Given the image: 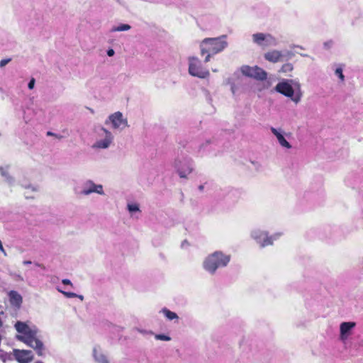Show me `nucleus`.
Returning <instances> with one entry per match:
<instances>
[{"label":"nucleus","mask_w":363,"mask_h":363,"mask_svg":"<svg viewBox=\"0 0 363 363\" xmlns=\"http://www.w3.org/2000/svg\"><path fill=\"white\" fill-rule=\"evenodd\" d=\"M15 328L20 333V335H16L17 340L33 348L39 356L44 354V345L38 338V330L36 326L17 321L15 324Z\"/></svg>","instance_id":"f257e3e1"},{"label":"nucleus","mask_w":363,"mask_h":363,"mask_svg":"<svg viewBox=\"0 0 363 363\" xmlns=\"http://www.w3.org/2000/svg\"><path fill=\"white\" fill-rule=\"evenodd\" d=\"M230 259V255L219 250L215 251L204 259L203 268L210 274L213 275L218 269L227 267Z\"/></svg>","instance_id":"f03ea898"},{"label":"nucleus","mask_w":363,"mask_h":363,"mask_svg":"<svg viewBox=\"0 0 363 363\" xmlns=\"http://www.w3.org/2000/svg\"><path fill=\"white\" fill-rule=\"evenodd\" d=\"M227 35H223L218 38H207L200 43L201 55H204L206 52H211L216 55L223 51L228 47L226 41Z\"/></svg>","instance_id":"7ed1b4c3"},{"label":"nucleus","mask_w":363,"mask_h":363,"mask_svg":"<svg viewBox=\"0 0 363 363\" xmlns=\"http://www.w3.org/2000/svg\"><path fill=\"white\" fill-rule=\"evenodd\" d=\"M173 166L180 178H187V176L194 170V162L191 157L187 156L177 157Z\"/></svg>","instance_id":"20e7f679"},{"label":"nucleus","mask_w":363,"mask_h":363,"mask_svg":"<svg viewBox=\"0 0 363 363\" xmlns=\"http://www.w3.org/2000/svg\"><path fill=\"white\" fill-rule=\"evenodd\" d=\"M189 73L201 79H205L210 74L209 71L202 66L201 60L196 57H189Z\"/></svg>","instance_id":"39448f33"},{"label":"nucleus","mask_w":363,"mask_h":363,"mask_svg":"<svg viewBox=\"0 0 363 363\" xmlns=\"http://www.w3.org/2000/svg\"><path fill=\"white\" fill-rule=\"evenodd\" d=\"M280 235L281 233H278L269 237L267 232L259 229H255L251 232V237L259 244L262 247L272 245L273 240L277 239Z\"/></svg>","instance_id":"423d86ee"},{"label":"nucleus","mask_w":363,"mask_h":363,"mask_svg":"<svg viewBox=\"0 0 363 363\" xmlns=\"http://www.w3.org/2000/svg\"><path fill=\"white\" fill-rule=\"evenodd\" d=\"M252 42L262 48L276 46L277 40L269 33H257L252 35Z\"/></svg>","instance_id":"0eeeda50"},{"label":"nucleus","mask_w":363,"mask_h":363,"mask_svg":"<svg viewBox=\"0 0 363 363\" xmlns=\"http://www.w3.org/2000/svg\"><path fill=\"white\" fill-rule=\"evenodd\" d=\"M274 89L277 92L284 95L285 96L291 98V99L296 104L298 103L301 100V95H294V90L292 86L286 80L279 82Z\"/></svg>","instance_id":"6e6552de"},{"label":"nucleus","mask_w":363,"mask_h":363,"mask_svg":"<svg viewBox=\"0 0 363 363\" xmlns=\"http://www.w3.org/2000/svg\"><path fill=\"white\" fill-rule=\"evenodd\" d=\"M101 133L99 136L103 137L102 139L96 140L92 145L94 149H108L113 143L114 136L111 131L105 128H101Z\"/></svg>","instance_id":"1a4fd4ad"},{"label":"nucleus","mask_w":363,"mask_h":363,"mask_svg":"<svg viewBox=\"0 0 363 363\" xmlns=\"http://www.w3.org/2000/svg\"><path fill=\"white\" fill-rule=\"evenodd\" d=\"M105 123H111L113 129L120 130H123L125 128L128 127L127 118H125L123 113L120 111L111 114L105 121Z\"/></svg>","instance_id":"9d476101"},{"label":"nucleus","mask_w":363,"mask_h":363,"mask_svg":"<svg viewBox=\"0 0 363 363\" xmlns=\"http://www.w3.org/2000/svg\"><path fill=\"white\" fill-rule=\"evenodd\" d=\"M241 72L245 76L256 79L257 80H265L267 77V72L262 68L254 66L243 65L240 68Z\"/></svg>","instance_id":"9b49d317"},{"label":"nucleus","mask_w":363,"mask_h":363,"mask_svg":"<svg viewBox=\"0 0 363 363\" xmlns=\"http://www.w3.org/2000/svg\"><path fill=\"white\" fill-rule=\"evenodd\" d=\"M92 193L104 195V191L101 184H96L92 180H87L83 184V189L80 194L88 196Z\"/></svg>","instance_id":"f8f14e48"},{"label":"nucleus","mask_w":363,"mask_h":363,"mask_svg":"<svg viewBox=\"0 0 363 363\" xmlns=\"http://www.w3.org/2000/svg\"><path fill=\"white\" fill-rule=\"evenodd\" d=\"M15 359L20 363H29L32 361L33 356L30 350H13Z\"/></svg>","instance_id":"ddd939ff"},{"label":"nucleus","mask_w":363,"mask_h":363,"mask_svg":"<svg viewBox=\"0 0 363 363\" xmlns=\"http://www.w3.org/2000/svg\"><path fill=\"white\" fill-rule=\"evenodd\" d=\"M92 357L97 363H110L107 354L99 345H95L93 347Z\"/></svg>","instance_id":"4468645a"},{"label":"nucleus","mask_w":363,"mask_h":363,"mask_svg":"<svg viewBox=\"0 0 363 363\" xmlns=\"http://www.w3.org/2000/svg\"><path fill=\"white\" fill-rule=\"evenodd\" d=\"M354 322H343L340 325V338L341 340L347 339L351 330L355 327Z\"/></svg>","instance_id":"2eb2a0df"},{"label":"nucleus","mask_w":363,"mask_h":363,"mask_svg":"<svg viewBox=\"0 0 363 363\" xmlns=\"http://www.w3.org/2000/svg\"><path fill=\"white\" fill-rule=\"evenodd\" d=\"M272 133L276 136L279 143L281 146L286 147L287 149H290L291 147V145L290 143L285 139L281 132L279 130H277L275 128L272 127L271 128Z\"/></svg>","instance_id":"dca6fc26"},{"label":"nucleus","mask_w":363,"mask_h":363,"mask_svg":"<svg viewBox=\"0 0 363 363\" xmlns=\"http://www.w3.org/2000/svg\"><path fill=\"white\" fill-rule=\"evenodd\" d=\"M281 57L282 53L277 50H271L264 54L265 60L273 63L279 62Z\"/></svg>","instance_id":"f3484780"},{"label":"nucleus","mask_w":363,"mask_h":363,"mask_svg":"<svg viewBox=\"0 0 363 363\" xmlns=\"http://www.w3.org/2000/svg\"><path fill=\"white\" fill-rule=\"evenodd\" d=\"M9 296L11 305L18 308L21 306L22 303V296L18 292L11 291Z\"/></svg>","instance_id":"a211bd4d"},{"label":"nucleus","mask_w":363,"mask_h":363,"mask_svg":"<svg viewBox=\"0 0 363 363\" xmlns=\"http://www.w3.org/2000/svg\"><path fill=\"white\" fill-rule=\"evenodd\" d=\"M9 167H6L4 168V167H0V174L2 177L5 178V180L6 182H8L9 184H12L14 182L13 178L9 174L8 172Z\"/></svg>","instance_id":"6ab92c4d"},{"label":"nucleus","mask_w":363,"mask_h":363,"mask_svg":"<svg viewBox=\"0 0 363 363\" xmlns=\"http://www.w3.org/2000/svg\"><path fill=\"white\" fill-rule=\"evenodd\" d=\"M161 313H162L169 320H172L174 319L178 320L179 319V316L176 313L169 311L167 308H162Z\"/></svg>","instance_id":"aec40b11"},{"label":"nucleus","mask_w":363,"mask_h":363,"mask_svg":"<svg viewBox=\"0 0 363 363\" xmlns=\"http://www.w3.org/2000/svg\"><path fill=\"white\" fill-rule=\"evenodd\" d=\"M131 28L130 26L128 24H121L118 26H114L111 29V32H120V31H126Z\"/></svg>","instance_id":"412c9836"},{"label":"nucleus","mask_w":363,"mask_h":363,"mask_svg":"<svg viewBox=\"0 0 363 363\" xmlns=\"http://www.w3.org/2000/svg\"><path fill=\"white\" fill-rule=\"evenodd\" d=\"M294 69V66L291 63H286L282 65L279 72L282 73L291 72Z\"/></svg>","instance_id":"4be33fe9"},{"label":"nucleus","mask_w":363,"mask_h":363,"mask_svg":"<svg viewBox=\"0 0 363 363\" xmlns=\"http://www.w3.org/2000/svg\"><path fill=\"white\" fill-rule=\"evenodd\" d=\"M155 338L157 340H162V341L171 340V337L169 335H167L164 334H157L155 335Z\"/></svg>","instance_id":"5701e85b"},{"label":"nucleus","mask_w":363,"mask_h":363,"mask_svg":"<svg viewBox=\"0 0 363 363\" xmlns=\"http://www.w3.org/2000/svg\"><path fill=\"white\" fill-rule=\"evenodd\" d=\"M128 210L130 212H137L140 211L139 206L135 203H129L128 204Z\"/></svg>","instance_id":"b1692460"},{"label":"nucleus","mask_w":363,"mask_h":363,"mask_svg":"<svg viewBox=\"0 0 363 363\" xmlns=\"http://www.w3.org/2000/svg\"><path fill=\"white\" fill-rule=\"evenodd\" d=\"M335 74L340 78V79L343 82L345 80V76L342 74V69L341 67H337L335 71Z\"/></svg>","instance_id":"393cba45"},{"label":"nucleus","mask_w":363,"mask_h":363,"mask_svg":"<svg viewBox=\"0 0 363 363\" xmlns=\"http://www.w3.org/2000/svg\"><path fill=\"white\" fill-rule=\"evenodd\" d=\"M58 291L64 294L67 298H75L77 296V294L73 292L64 291L60 289H58Z\"/></svg>","instance_id":"a878e982"},{"label":"nucleus","mask_w":363,"mask_h":363,"mask_svg":"<svg viewBox=\"0 0 363 363\" xmlns=\"http://www.w3.org/2000/svg\"><path fill=\"white\" fill-rule=\"evenodd\" d=\"M11 60V58H6V59H3L0 61V67H5L9 62H10Z\"/></svg>","instance_id":"bb28decb"},{"label":"nucleus","mask_w":363,"mask_h":363,"mask_svg":"<svg viewBox=\"0 0 363 363\" xmlns=\"http://www.w3.org/2000/svg\"><path fill=\"white\" fill-rule=\"evenodd\" d=\"M35 79L34 78H31L28 84V89H33L35 86Z\"/></svg>","instance_id":"cd10ccee"},{"label":"nucleus","mask_w":363,"mask_h":363,"mask_svg":"<svg viewBox=\"0 0 363 363\" xmlns=\"http://www.w3.org/2000/svg\"><path fill=\"white\" fill-rule=\"evenodd\" d=\"M333 45V42L332 40H329L323 43V46L325 49H330Z\"/></svg>","instance_id":"c85d7f7f"},{"label":"nucleus","mask_w":363,"mask_h":363,"mask_svg":"<svg viewBox=\"0 0 363 363\" xmlns=\"http://www.w3.org/2000/svg\"><path fill=\"white\" fill-rule=\"evenodd\" d=\"M205 55H206V57L204 59V62H209L210 60H211V56L213 55L211 52H206Z\"/></svg>","instance_id":"c756f323"},{"label":"nucleus","mask_w":363,"mask_h":363,"mask_svg":"<svg viewBox=\"0 0 363 363\" xmlns=\"http://www.w3.org/2000/svg\"><path fill=\"white\" fill-rule=\"evenodd\" d=\"M136 330L138 331L139 333H142V334H150V335H152L153 333L152 331H147L145 330H142V329H140V328H136Z\"/></svg>","instance_id":"7c9ffc66"},{"label":"nucleus","mask_w":363,"mask_h":363,"mask_svg":"<svg viewBox=\"0 0 363 363\" xmlns=\"http://www.w3.org/2000/svg\"><path fill=\"white\" fill-rule=\"evenodd\" d=\"M23 187L25 189H30L33 191H38V188L36 186H32L30 184L25 185V186H23Z\"/></svg>","instance_id":"2f4dec72"},{"label":"nucleus","mask_w":363,"mask_h":363,"mask_svg":"<svg viewBox=\"0 0 363 363\" xmlns=\"http://www.w3.org/2000/svg\"><path fill=\"white\" fill-rule=\"evenodd\" d=\"M62 282L63 284L72 286V283L71 282V281L69 279H62Z\"/></svg>","instance_id":"473e14b6"},{"label":"nucleus","mask_w":363,"mask_h":363,"mask_svg":"<svg viewBox=\"0 0 363 363\" xmlns=\"http://www.w3.org/2000/svg\"><path fill=\"white\" fill-rule=\"evenodd\" d=\"M114 54H115V51L113 49H108L107 50V55L108 57H112L114 55Z\"/></svg>","instance_id":"72a5a7b5"},{"label":"nucleus","mask_w":363,"mask_h":363,"mask_svg":"<svg viewBox=\"0 0 363 363\" xmlns=\"http://www.w3.org/2000/svg\"><path fill=\"white\" fill-rule=\"evenodd\" d=\"M0 251L4 253L5 256L7 255L6 252H5L4 247L2 245L1 241L0 240Z\"/></svg>","instance_id":"f704fd0d"},{"label":"nucleus","mask_w":363,"mask_h":363,"mask_svg":"<svg viewBox=\"0 0 363 363\" xmlns=\"http://www.w3.org/2000/svg\"><path fill=\"white\" fill-rule=\"evenodd\" d=\"M32 263L31 261H29V260H25L23 262V264H25V265H27V264H30Z\"/></svg>","instance_id":"c9c22d12"},{"label":"nucleus","mask_w":363,"mask_h":363,"mask_svg":"<svg viewBox=\"0 0 363 363\" xmlns=\"http://www.w3.org/2000/svg\"><path fill=\"white\" fill-rule=\"evenodd\" d=\"M198 189H199V191H203V189H204V186H203V185H202V184H201V185H199V187H198Z\"/></svg>","instance_id":"e433bc0d"},{"label":"nucleus","mask_w":363,"mask_h":363,"mask_svg":"<svg viewBox=\"0 0 363 363\" xmlns=\"http://www.w3.org/2000/svg\"><path fill=\"white\" fill-rule=\"evenodd\" d=\"M47 135H52V136H54V135H55V133H52V132L48 131V132L47 133Z\"/></svg>","instance_id":"4c0bfd02"},{"label":"nucleus","mask_w":363,"mask_h":363,"mask_svg":"<svg viewBox=\"0 0 363 363\" xmlns=\"http://www.w3.org/2000/svg\"><path fill=\"white\" fill-rule=\"evenodd\" d=\"M35 264L36 266H38V267H42V268L45 269V267H44L42 264H40L35 263Z\"/></svg>","instance_id":"58836bf2"},{"label":"nucleus","mask_w":363,"mask_h":363,"mask_svg":"<svg viewBox=\"0 0 363 363\" xmlns=\"http://www.w3.org/2000/svg\"><path fill=\"white\" fill-rule=\"evenodd\" d=\"M77 298H79V299H81V300H83V299H84V296H83L82 295H78V294H77Z\"/></svg>","instance_id":"ea45409f"},{"label":"nucleus","mask_w":363,"mask_h":363,"mask_svg":"<svg viewBox=\"0 0 363 363\" xmlns=\"http://www.w3.org/2000/svg\"><path fill=\"white\" fill-rule=\"evenodd\" d=\"M55 136L56 138H59V139H60V138H62V135H56V134H55Z\"/></svg>","instance_id":"a19ab883"},{"label":"nucleus","mask_w":363,"mask_h":363,"mask_svg":"<svg viewBox=\"0 0 363 363\" xmlns=\"http://www.w3.org/2000/svg\"><path fill=\"white\" fill-rule=\"evenodd\" d=\"M186 242H184L182 244V246L184 247V245H186Z\"/></svg>","instance_id":"79ce46f5"},{"label":"nucleus","mask_w":363,"mask_h":363,"mask_svg":"<svg viewBox=\"0 0 363 363\" xmlns=\"http://www.w3.org/2000/svg\"><path fill=\"white\" fill-rule=\"evenodd\" d=\"M186 242H184L182 244V246L184 247V245H186Z\"/></svg>","instance_id":"37998d69"},{"label":"nucleus","mask_w":363,"mask_h":363,"mask_svg":"<svg viewBox=\"0 0 363 363\" xmlns=\"http://www.w3.org/2000/svg\"><path fill=\"white\" fill-rule=\"evenodd\" d=\"M35 363H43L42 361H38Z\"/></svg>","instance_id":"c03bdc74"},{"label":"nucleus","mask_w":363,"mask_h":363,"mask_svg":"<svg viewBox=\"0 0 363 363\" xmlns=\"http://www.w3.org/2000/svg\"><path fill=\"white\" fill-rule=\"evenodd\" d=\"M203 147V145H201L200 147V150Z\"/></svg>","instance_id":"a18cd8bd"}]
</instances>
